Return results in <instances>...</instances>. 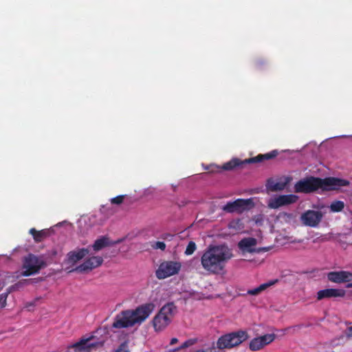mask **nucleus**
Listing matches in <instances>:
<instances>
[{
	"instance_id": "obj_28",
	"label": "nucleus",
	"mask_w": 352,
	"mask_h": 352,
	"mask_svg": "<svg viewBox=\"0 0 352 352\" xmlns=\"http://www.w3.org/2000/svg\"><path fill=\"white\" fill-rule=\"evenodd\" d=\"M198 342L197 338H190L185 341L180 346L176 348L175 349H177V351H179L182 349H186L189 346H191L196 344Z\"/></svg>"
},
{
	"instance_id": "obj_19",
	"label": "nucleus",
	"mask_w": 352,
	"mask_h": 352,
	"mask_svg": "<svg viewBox=\"0 0 352 352\" xmlns=\"http://www.w3.org/2000/svg\"><path fill=\"white\" fill-rule=\"evenodd\" d=\"M30 283V280L23 279L22 280L19 281L11 287H10L8 291L5 293H2L0 294V307L1 308H4L7 305V298L9 294L11 292V289H18L22 287L24 285L28 284Z\"/></svg>"
},
{
	"instance_id": "obj_31",
	"label": "nucleus",
	"mask_w": 352,
	"mask_h": 352,
	"mask_svg": "<svg viewBox=\"0 0 352 352\" xmlns=\"http://www.w3.org/2000/svg\"><path fill=\"white\" fill-rule=\"evenodd\" d=\"M115 352H129L128 342H122L119 346L114 351Z\"/></svg>"
},
{
	"instance_id": "obj_7",
	"label": "nucleus",
	"mask_w": 352,
	"mask_h": 352,
	"mask_svg": "<svg viewBox=\"0 0 352 352\" xmlns=\"http://www.w3.org/2000/svg\"><path fill=\"white\" fill-rule=\"evenodd\" d=\"M182 267L179 262L177 261H164L155 272L156 277L160 279H164L169 276L179 273Z\"/></svg>"
},
{
	"instance_id": "obj_13",
	"label": "nucleus",
	"mask_w": 352,
	"mask_h": 352,
	"mask_svg": "<svg viewBox=\"0 0 352 352\" xmlns=\"http://www.w3.org/2000/svg\"><path fill=\"white\" fill-rule=\"evenodd\" d=\"M204 170L210 173H221L222 170H232L234 168L241 166V160L238 158H233L225 163L222 166L216 164L203 165Z\"/></svg>"
},
{
	"instance_id": "obj_24",
	"label": "nucleus",
	"mask_w": 352,
	"mask_h": 352,
	"mask_svg": "<svg viewBox=\"0 0 352 352\" xmlns=\"http://www.w3.org/2000/svg\"><path fill=\"white\" fill-rule=\"evenodd\" d=\"M276 282H277V280L261 284V285H259L258 287H257L254 289L248 290L247 294L252 295V296H257L261 292L265 290L269 287L273 285Z\"/></svg>"
},
{
	"instance_id": "obj_9",
	"label": "nucleus",
	"mask_w": 352,
	"mask_h": 352,
	"mask_svg": "<svg viewBox=\"0 0 352 352\" xmlns=\"http://www.w3.org/2000/svg\"><path fill=\"white\" fill-rule=\"evenodd\" d=\"M94 336L89 337H82L78 342L73 344V346L76 348L78 352H91L98 347L102 346V342H91L94 339Z\"/></svg>"
},
{
	"instance_id": "obj_22",
	"label": "nucleus",
	"mask_w": 352,
	"mask_h": 352,
	"mask_svg": "<svg viewBox=\"0 0 352 352\" xmlns=\"http://www.w3.org/2000/svg\"><path fill=\"white\" fill-rule=\"evenodd\" d=\"M288 182V179L285 182H275L273 179H270L267 180V188L273 192L283 190Z\"/></svg>"
},
{
	"instance_id": "obj_12",
	"label": "nucleus",
	"mask_w": 352,
	"mask_h": 352,
	"mask_svg": "<svg viewBox=\"0 0 352 352\" xmlns=\"http://www.w3.org/2000/svg\"><path fill=\"white\" fill-rule=\"evenodd\" d=\"M298 199V197L293 194L279 195L270 200L268 207L272 209H277L281 206L294 204Z\"/></svg>"
},
{
	"instance_id": "obj_34",
	"label": "nucleus",
	"mask_w": 352,
	"mask_h": 352,
	"mask_svg": "<svg viewBox=\"0 0 352 352\" xmlns=\"http://www.w3.org/2000/svg\"><path fill=\"white\" fill-rule=\"evenodd\" d=\"M151 246L155 250L160 249L164 251L166 249V244L162 241H156Z\"/></svg>"
},
{
	"instance_id": "obj_20",
	"label": "nucleus",
	"mask_w": 352,
	"mask_h": 352,
	"mask_svg": "<svg viewBox=\"0 0 352 352\" xmlns=\"http://www.w3.org/2000/svg\"><path fill=\"white\" fill-rule=\"evenodd\" d=\"M88 248H81L77 251H71L67 254L69 263H76L89 254Z\"/></svg>"
},
{
	"instance_id": "obj_5",
	"label": "nucleus",
	"mask_w": 352,
	"mask_h": 352,
	"mask_svg": "<svg viewBox=\"0 0 352 352\" xmlns=\"http://www.w3.org/2000/svg\"><path fill=\"white\" fill-rule=\"evenodd\" d=\"M248 338L246 331L239 330L231 333H226L220 336L217 341V349L221 350L231 349L239 346Z\"/></svg>"
},
{
	"instance_id": "obj_35",
	"label": "nucleus",
	"mask_w": 352,
	"mask_h": 352,
	"mask_svg": "<svg viewBox=\"0 0 352 352\" xmlns=\"http://www.w3.org/2000/svg\"><path fill=\"white\" fill-rule=\"evenodd\" d=\"M177 342H178V339H177V338H173L170 340V345H173V344H176Z\"/></svg>"
},
{
	"instance_id": "obj_33",
	"label": "nucleus",
	"mask_w": 352,
	"mask_h": 352,
	"mask_svg": "<svg viewBox=\"0 0 352 352\" xmlns=\"http://www.w3.org/2000/svg\"><path fill=\"white\" fill-rule=\"evenodd\" d=\"M124 197L125 195H118L116 197L112 198L111 199V203L112 204L120 205L123 202Z\"/></svg>"
},
{
	"instance_id": "obj_30",
	"label": "nucleus",
	"mask_w": 352,
	"mask_h": 352,
	"mask_svg": "<svg viewBox=\"0 0 352 352\" xmlns=\"http://www.w3.org/2000/svg\"><path fill=\"white\" fill-rule=\"evenodd\" d=\"M346 329L344 331V336L347 340L352 339V322H346Z\"/></svg>"
},
{
	"instance_id": "obj_15",
	"label": "nucleus",
	"mask_w": 352,
	"mask_h": 352,
	"mask_svg": "<svg viewBox=\"0 0 352 352\" xmlns=\"http://www.w3.org/2000/svg\"><path fill=\"white\" fill-rule=\"evenodd\" d=\"M102 263L103 258L101 256H92L85 261L83 263L77 266L74 271L80 273L90 271L100 266Z\"/></svg>"
},
{
	"instance_id": "obj_32",
	"label": "nucleus",
	"mask_w": 352,
	"mask_h": 352,
	"mask_svg": "<svg viewBox=\"0 0 352 352\" xmlns=\"http://www.w3.org/2000/svg\"><path fill=\"white\" fill-rule=\"evenodd\" d=\"M201 349L204 352H219L220 351V350L217 349V345L215 346L214 342H212V344L208 346H206V345H205V347Z\"/></svg>"
},
{
	"instance_id": "obj_10",
	"label": "nucleus",
	"mask_w": 352,
	"mask_h": 352,
	"mask_svg": "<svg viewBox=\"0 0 352 352\" xmlns=\"http://www.w3.org/2000/svg\"><path fill=\"white\" fill-rule=\"evenodd\" d=\"M322 217L321 211L308 210L301 214L300 219L304 225L316 228L321 222Z\"/></svg>"
},
{
	"instance_id": "obj_8",
	"label": "nucleus",
	"mask_w": 352,
	"mask_h": 352,
	"mask_svg": "<svg viewBox=\"0 0 352 352\" xmlns=\"http://www.w3.org/2000/svg\"><path fill=\"white\" fill-rule=\"evenodd\" d=\"M252 199H237L234 201H229L222 207V210L227 213H242L254 206Z\"/></svg>"
},
{
	"instance_id": "obj_16",
	"label": "nucleus",
	"mask_w": 352,
	"mask_h": 352,
	"mask_svg": "<svg viewBox=\"0 0 352 352\" xmlns=\"http://www.w3.org/2000/svg\"><path fill=\"white\" fill-rule=\"evenodd\" d=\"M346 295V291L343 289L328 288L319 290L317 292V300H321L325 298H343Z\"/></svg>"
},
{
	"instance_id": "obj_36",
	"label": "nucleus",
	"mask_w": 352,
	"mask_h": 352,
	"mask_svg": "<svg viewBox=\"0 0 352 352\" xmlns=\"http://www.w3.org/2000/svg\"><path fill=\"white\" fill-rule=\"evenodd\" d=\"M346 287H347V288H351V287H352V283H348V284L346 285Z\"/></svg>"
},
{
	"instance_id": "obj_11",
	"label": "nucleus",
	"mask_w": 352,
	"mask_h": 352,
	"mask_svg": "<svg viewBox=\"0 0 352 352\" xmlns=\"http://www.w3.org/2000/svg\"><path fill=\"white\" fill-rule=\"evenodd\" d=\"M276 336L274 333H267L253 338L249 343V349L252 351H257L263 349L265 346L270 344L276 339Z\"/></svg>"
},
{
	"instance_id": "obj_1",
	"label": "nucleus",
	"mask_w": 352,
	"mask_h": 352,
	"mask_svg": "<svg viewBox=\"0 0 352 352\" xmlns=\"http://www.w3.org/2000/svg\"><path fill=\"white\" fill-rule=\"evenodd\" d=\"M232 256V250L227 245H210L201 257V264L210 274H219Z\"/></svg>"
},
{
	"instance_id": "obj_3",
	"label": "nucleus",
	"mask_w": 352,
	"mask_h": 352,
	"mask_svg": "<svg viewBox=\"0 0 352 352\" xmlns=\"http://www.w3.org/2000/svg\"><path fill=\"white\" fill-rule=\"evenodd\" d=\"M154 309V304L148 302L141 305L135 309L122 311L116 316L112 327L123 329L133 327L136 324H140L148 318Z\"/></svg>"
},
{
	"instance_id": "obj_6",
	"label": "nucleus",
	"mask_w": 352,
	"mask_h": 352,
	"mask_svg": "<svg viewBox=\"0 0 352 352\" xmlns=\"http://www.w3.org/2000/svg\"><path fill=\"white\" fill-rule=\"evenodd\" d=\"M46 266L45 261L33 254H28L23 259L21 276H30L38 274Z\"/></svg>"
},
{
	"instance_id": "obj_27",
	"label": "nucleus",
	"mask_w": 352,
	"mask_h": 352,
	"mask_svg": "<svg viewBox=\"0 0 352 352\" xmlns=\"http://www.w3.org/2000/svg\"><path fill=\"white\" fill-rule=\"evenodd\" d=\"M198 342L197 338H190L185 341L180 346L176 348L175 349H177V351H179L182 349H186L189 346H191L196 344Z\"/></svg>"
},
{
	"instance_id": "obj_14",
	"label": "nucleus",
	"mask_w": 352,
	"mask_h": 352,
	"mask_svg": "<svg viewBox=\"0 0 352 352\" xmlns=\"http://www.w3.org/2000/svg\"><path fill=\"white\" fill-rule=\"evenodd\" d=\"M257 243V240L255 238L248 237L241 239L239 243L240 249L250 253H260L262 252H267L270 250L269 247L254 248H253Z\"/></svg>"
},
{
	"instance_id": "obj_29",
	"label": "nucleus",
	"mask_w": 352,
	"mask_h": 352,
	"mask_svg": "<svg viewBox=\"0 0 352 352\" xmlns=\"http://www.w3.org/2000/svg\"><path fill=\"white\" fill-rule=\"evenodd\" d=\"M197 249L196 243L194 241H190L187 245L186 249L185 250L186 255H191Z\"/></svg>"
},
{
	"instance_id": "obj_25",
	"label": "nucleus",
	"mask_w": 352,
	"mask_h": 352,
	"mask_svg": "<svg viewBox=\"0 0 352 352\" xmlns=\"http://www.w3.org/2000/svg\"><path fill=\"white\" fill-rule=\"evenodd\" d=\"M296 217V214L294 213L281 212L279 214V218L281 219V221L287 223L295 222Z\"/></svg>"
},
{
	"instance_id": "obj_18",
	"label": "nucleus",
	"mask_w": 352,
	"mask_h": 352,
	"mask_svg": "<svg viewBox=\"0 0 352 352\" xmlns=\"http://www.w3.org/2000/svg\"><path fill=\"white\" fill-rule=\"evenodd\" d=\"M278 152L277 150H273L270 153L265 154H259L256 157H250L248 159H245L244 160H241V166L245 164H253V163H258L261 162L264 160H268L273 159L277 156Z\"/></svg>"
},
{
	"instance_id": "obj_2",
	"label": "nucleus",
	"mask_w": 352,
	"mask_h": 352,
	"mask_svg": "<svg viewBox=\"0 0 352 352\" xmlns=\"http://www.w3.org/2000/svg\"><path fill=\"white\" fill-rule=\"evenodd\" d=\"M349 181L334 177L320 178L309 176L297 182L294 191L297 193L309 194L320 189L322 191L339 190L341 187L349 186Z\"/></svg>"
},
{
	"instance_id": "obj_4",
	"label": "nucleus",
	"mask_w": 352,
	"mask_h": 352,
	"mask_svg": "<svg viewBox=\"0 0 352 352\" xmlns=\"http://www.w3.org/2000/svg\"><path fill=\"white\" fill-rule=\"evenodd\" d=\"M177 313V307L173 302L164 305L154 316L152 320L155 331L164 330L172 322Z\"/></svg>"
},
{
	"instance_id": "obj_26",
	"label": "nucleus",
	"mask_w": 352,
	"mask_h": 352,
	"mask_svg": "<svg viewBox=\"0 0 352 352\" xmlns=\"http://www.w3.org/2000/svg\"><path fill=\"white\" fill-rule=\"evenodd\" d=\"M344 208V203L342 201H333L330 206V210L333 212H339L342 211Z\"/></svg>"
},
{
	"instance_id": "obj_37",
	"label": "nucleus",
	"mask_w": 352,
	"mask_h": 352,
	"mask_svg": "<svg viewBox=\"0 0 352 352\" xmlns=\"http://www.w3.org/2000/svg\"><path fill=\"white\" fill-rule=\"evenodd\" d=\"M193 352H204V351H202V349H197V350H195Z\"/></svg>"
},
{
	"instance_id": "obj_21",
	"label": "nucleus",
	"mask_w": 352,
	"mask_h": 352,
	"mask_svg": "<svg viewBox=\"0 0 352 352\" xmlns=\"http://www.w3.org/2000/svg\"><path fill=\"white\" fill-rule=\"evenodd\" d=\"M29 233L32 236L36 243L42 242L45 239L48 237L50 234V232L47 229H43L41 230H36L32 228L29 230Z\"/></svg>"
},
{
	"instance_id": "obj_23",
	"label": "nucleus",
	"mask_w": 352,
	"mask_h": 352,
	"mask_svg": "<svg viewBox=\"0 0 352 352\" xmlns=\"http://www.w3.org/2000/svg\"><path fill=\"white\" fill-rule=\"evenodd\" d=\"M111 244L108 237L102 236L95 241L94 243L92 245V248L95 252H98Z\"/></svg>"
},
{
	"instance_id": "obj_17",
	"label": "nucleus",
	"mask_w": 352,
	"mask_h": 352,
	"mask_svg": "<svg viewBox=\"0 0 352 352\" xmlns=\"http://www.w3.org/2000/svg\"><path fill=\"white\" fill-rule=\"evenodd\" d=\"M327 278L335 283H348L352 280V273L347 271L330 272L327 274Z\"/></svg>"
}]
</instances>
